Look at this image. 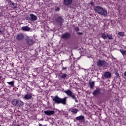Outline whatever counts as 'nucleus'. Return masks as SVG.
<instances>
[{
	"mask_svg": "<svg viewBox=\"0 0 126 126\" xmlns=\"http://www.w3.org/2000/svg\"><path fill=\"white\" fill-rule=\"evenodd\" d=\"M33 96H34V94L32 93H28L24 95V99L25 100H31V99H33Z\"/></svg>",
	"mask_w": 126,
	"mask_h": 126,
	"instance_id": "obj_5",
	"label": "nucleus"
},
{
	"mask_svg": "<svg viewBox=\"0 0 126 126\" xmlns=\"http://www.w3.org/2000/svg\"><path fill=\"white\" fill-rule=\"evenodd\" d=\"M1 78V77L0 76V79Z\"/></svg>",
	"mask_w": 126,
	"mask_h": 126,
	"instance_id": "obj_33",
	"label": "nucleus"
},
{
	"mask_svg": "<svg viewBox=\"0 0 126 126\" xmlns=\"http://www.w3.org/2000/svg\"><path fill=\"white\" fill-rule=\"evenodd\" d=\"M107 38L108 40H113V34L107 33Z\"/></svg>",
	"mask_w": 126,
	"mask_h": 126,
	"instance_id": "obj_19",
	"label": "nucleus"
},
{
	"mask_svg": "<svg viewBox=\"0 0 126 126\" xmlns=\"http://www.w3.org/2000/svg\"><path fill=\"white\" fill-rule=\"evenodd\" d=\"M67 75L66 74L63 73L61 75V78H65Z\"/></svg>",
	"mask_w": 126,
	"mask_h": 126,
	"instance_id": "obj_25",
	"label": "nucleus"
},
{
	"mask_svg": "<svg viewBox=\"0 0 126 126\" xmlns=\"http://www.w3.org/2000/svg\"><path fill=\"white\" fill-rule=\"evenodd\" d=\"M55 10H56V11H59V10H60V7H56L55 8Z\"/></svg>",
	"mask_w": 126,
	"mask_h": 126,
	"instance_id": "obj_28",
	"label": "nucleus"
},
{
	"mask_svg": "<svg viewBox=\"0 0 126 126\" xmlns=\"http://www.w3.org/2000/svg\"><path fill=\"white\" fill-rule=\"evenodd\" d=\"M30 16L31 17V20L32 21H35V20H37V16H36V15L33 14H31L30 15Z\"/></svg>",
	"mask_w": 126,
	"mask_h": 126,
	"instance_id": "obj_13",
	"label": "nucleus"
},
{
	"mask_svg": "<svg viewBox=\"0 0 126 126\" xmlns=\"http://www.w3.org/2000/svg\"><path fill=\"white\" fill-rule=\"evenodd\" d=\"M101 38H102V39L105 40V39H107V34H106L105 33H102L101 34Z\"/></svg>",
	"mask_w": 126,
	"mask_h": 126,
	"instance_id": "obj_21",
	"label": "nucleus"
},
{
	"mask_svg": "<svg viewBox=\"0 0 126 126\" xmlns=\"http://www.w3.org/2000/svg\"><path fill=\"white\" fill-rule=\"evenodd\" d=\"M9 6L11 7V8H14V3L12 2L11 1H10L8 3Z\"/></svg>",
	"mask_w": 126,
	"mask_h": 126,
	"instance_id": "obj_20",
	"label": "nucleus"
},
{
	"mask_svg": "<svg viewBox=\"0 0 126 126\" xmlns=\"http://www.w3.org/2000/svg\"><path fill=\"white\" fill-rule=\"evenodd\" d=\"M104 76L106 77V78H109L112 76L111 73L109 72H105L104 74Z\"/></svg>",
	"mask_w": 126,
	"mask_h": 126,
	"instance_id": "obj_15",
	"label": "nucleus"
},
{
	"mask_svg": "<svg viewBox=\"0 0 126 126\" xmlns=\"http://www.w3.org/2000/svg\"><path fill=\"white\" fill-rule=\"evenodd\" d=\"M64 93L67 94V96H69V97H70L73 100H74L75 102L77 103L78 102V100L76 98V96H75V94L74 93H72L71 91L70 90H67L66 91H64Z\"/></svg>",
	"mask_w": 126,
	"mask_h": 126,
	"instance_id": "obj_3",
	"label": "nucleus"
},
{
	"mask_svg": "<svg viewBox=\"0 0 126 126\" xmlns=\"http://www.w3.org/2000/svg\"><path fill=\"white\" fill-rule=\"evenodd\" d=\"M68 111H69V112H71V113H72V114H77V112H79V110H78V109L74 107L69 108Z\"/></svg>",
	"mask_w": 126,
	"mask_h": 126,
	"instance_id": "obj_9",
	"label": "nucleus"
},
{
	"mask_svg": "<svg viewBox=\"0 0 126 126\" xmlns=\"http://www.w3.org/2000/svg\"><path fill=\"white\" fill-rule=\"evenodd\" d=\"M3 32V31H2V29L0 28V34L1 35V34H2Z\"/></svg>",
	"mask_w": 126,
	"mask_h": 126,
	"instance_id": "obj_29",
	"label": "nucleus"
},
{
	"mask_svg": "<svg viewBox=\"0 0 126 126\" xmlns=\"http://www.w3.org/2000/svg\"><path fill=\"white\" fill-rule=\"evenodd\" d=\"M77 34H78L79 35H82V32H77Z\"/></svg>",
	"mask_w": 126,
	"mask_h": 126,
	"instance_id": "obj_30",
	"label": "nucleus"
},
{
	"mask_svg": "<svg viewBox=\"0 0 126 126\" xmlns=\"http://www.w3.org/2000/svg\"><path fill=\"white\" fill-rule=\"evenodd\" d=\"M118 35H119V36H121L122 37L125 36V32H119L118 33Z\"/></svg>",
	"mask_w": 126,
	"mask_h": 126,
	"instance_id": "obj_24",
	"label": "nucleus"
},
{
	"mask_svg": "<svg viewBox=\"0 0 126 126\" xmlns=\"http://www.w3.org/2000/svg\"><path fill=\"white\" fill-rule=\"evenodd\" d=\"M44 114H45L47 116H53V115H55V111L54 110H46L44 111Z\"/></svg>",
	"mask_w": 126,
	"mask_h": 126,
	"instance_id": "obj_7",
	"label": "nucleus"
},
{
	"mask_svg": "<svg viewBox=\"0 0 126 126\" xmlns=\"http://www.w3.org/2000/svg\"><path fill=\"white\" fill-rule=\"evenodd\" d=\"M7 84H9V85H12V86H13V84H14L13 81L8 82Z\"/></svg>",
	"mask_w": 126,
	"mask_h": 126,
	"instance_id": "obj_26",
	"label": "nucleus"
},
{
	"mask_svg": "<svg viewBox=\"0 0 126 126\" xmlns=\"http://www.w3.org/2000/svg\"><path fill=\"white\" fill-rule=\"evenodd\" d=\"M26 42L27 45L29 46H31V45H33L34 44V41H33V40L29 37L26 38Z\"/></svg>",
	"mask_w": 126,
	"mask_h": 126,
	"instance_id": "obj_8",
	"label": "nucleus"
},
{
	"mask_svg": "<svg viewBox=\"0 0 126 126\" xmlns=\"http://www.w3.org/2000/svg\"><path fill=\"white\" fill-rule=\"evenodd\" d=\"M94 10L96 12V13L102 15L104 16V17H106V16L108 15V11L107 9L103 8V7L100 6H94Z\"/></svg>",
	"mask_w": 126,
	"mask_h": 126,
	"instance_id": "obj_1",
	"label": "nucleus"
},
{
	"mask_svg": "<svg viewBox=\"0 0 126 126\" xmlns=\"http://www.w3.org/2000/svg\"><path fill=\"white\" fill-rule=\"evenodd\" d=\"M57 21L58 23H62V22H63V18H62V17H58L57 19Z\"/></svg>",
	"mask_w": 126,
	"mask_h": 126,
	"instance_id": "obj_22",
	"label": "nucleus"
},
{
	"mask_svg": "<svg viewBox=\"0 0 126 126\" xmlns=\"http://www.w3.org/2000/svg\"><path fill=\"white\" fill-rule=\"evenodd\" d=\"M21 30L25 31V32L30 31V28L28 26H24L21 28Z\"/></svg>",
	"mask_w": 126,
	"mask_h": 126,
	"instance_id": "obj_14",
	"label": "nucleus"
},
{
	"mask_svg": "<svg viewBox=\"0 0 126 126\" xmlns=\"http://www.w3.org/2000/svg\"><path fill=\"white\" fill-rule=\"evenodd\" d=\"M124 76H126V71H125V72H124Z\"/></svg>",
	"mask_w": 126,
	"mask_h": 126,
	"instance_id": "obj_31",
	"label": "nucleus"
},
{
	"mask_svg": "<svg viewBox=\"0 0 126 126\" xmlns=\"http://www.w3.org/2000/svg\"><path fill=\"white\" fill-rule=\"evenodd\" d=\"M66 99H67V97L61 98L56 96L53 97V101H54L57 104L61 103L63 105H65L66 104Z\"/></svg>",
	"mask_w": 126,
	"mask_h": 126,
	"instance_id": "obj_2",
	"label": "nucleus"
},
{
	"mask_svg": "<svg viewBox=\"0 0 126 126\" xmlns=\"http://www.w3.org/2000/svg\"><path fill=\"white\" fill-rule=\"evenodd\" d=\"M89 84L91 88H94L95 83L94 81H90Z\"/></svg>",
	"mask_w": 126,
	"mask_h": 126,
	"instance_id": "obj_18",
	"label": "nucleus"
},
{
	"mask_svg": "<svg viewBox=\"0 0 126 126\" xmlns=\"http://www.w3.org/2000/svg\"><path fill=\"white\" fill-rule=\"evenodd\" d=\"M74 30L76 32H78L79 31V28L78 27L75 28Z\"/></svg>",
	"mask_w": 126,
	"mask_h": 126,
	"instance_id": "obj_27",
	"label": "nucleus"
},
{
	"mask_svg": "<svg viewBox=\"0 0 126 126\" xmlns=\"http://www.w3.org/2000/svg\"><path fill=\"white\" fill-rule=\"evenodd\" d=\"M99 93L100 90H99V89H96L93 92V95H94V96H96V95H98V94H99Z\"/></svg>",
	"mask_w": 126,
	"mask_h": 126,
	"instance_id": "obj_16",
	"label": "nucleus"
},
{
	"mask_svg": "<svg viewBox=\"0 0 126 126\" xmlns=\"http://www.w3.org/2000/svg\"><path fill=\"white\" fill-rule=\"evenodd\" d=\"M121 53L124 56H126V51L122 49L120 50Z\"/></svg>",
	"mask_w": 126,
	"mask_h": 126,
	"instance_id": "obj_23",
	"label": "nucleus"
},
{
	"mask_svg": "<svg viewBox=\"0 0 126 126\" xmlns=\"http://www.w3.org/2000/svg\"><path fill=\"white\" fill-rule=\"evenodd\" d=\"M72 3V0H64L63 4L65 5H69Z\"/></svg>",
	"mask_w": 126,
	"mask_h": 126,
	"instance_id": "obj_12",
	"label": "nucleus"
},
{
	"mask_svg": "<svg viewBox=\"0 0 126 126\" xmlns=\"http://www.w3.org/2000/svg\"><path fill=\"white\" fill-rule=\"evenodd\" d=\"M108 63L104 60H98L97 62V66H106Z\"/></svg>",
	"mask_w": 126,
	"mask_h": 126,
	"instance_id": "obj_6",
	"label": "nucleus"
},
{
	"mask_svg": "<svg viewBox=\"0 0 126 126\" xmlns=\"http://www.w3.org/2000/svg\"><path fill=\"white\" fill-rule=\"evenodd\" d=\"M24 38V35L22 33H19L17 35L16 39L17 40H22Z\"/></svg>",
	"mask_w": 126,
	"mask_h": 126,
	"instance_id": "obj_11",
	"label": "nucleus"
},
{
	"mask_svg": "<svg viewBox=\"0 0 126 126\" xmlns=\"http://www.w3.org/2000/svg\"><path fill=\"white\" fill-rule=\"evenodd\" d=\"M0 126H1L0 125Z\"/></svg>",
	"mask_w": 126,
	"mask_h": 126,
	"instance_id": "obj_34",
	"label": "nucleus"
},
{
	"mask_svg": "<svg viewBox=\"0 0 126 126\" xmlns=\"http://www.w3.org/2000/svg\"><path fill=\"white\" fill-rule=\"evenodd\" d=\"M70 37V34L68 33H65L62 35V38L63 39H68Z\"/></svg>",
	"mask_w": 126,
	"mask_h": 126,
	"instance_id": "obj_10",
	"label": "nucleus"
},
{
	"mask_svg": "<svg viewBox=\"0 0 126 126\" xmlns=\"http://www.w3.org/2000/svg\"><path fill=\"white\" fill-rule=\"evenodd\" d=\"M12 104L15 107H22L24 105V102L19 99H14L12 101Z\"/></svg>",
	"mask_w": 126,
	"mask_h": 126,
	"instance_id": "obj_4",
	"label": "nucleus"
},
{
	"mask_svg": "<svg viewBox=\"0 0 126 126\" xmlns=\"http://www.w3.org/2000/svg\"><path fill=\"white\" fill-rule=\"evenodd\" d=\"M66 68H67V67H63V69H66Z\"/></svg>",
	"mask_w": 126,
	"mask_h": 126,
	"instance_id": "obj_32",
	"label": "nucleus"
},
{
	"mask_svg": "<svg viewBox=\"0 0 126 126\" xmlns=\"http://www.w3.org/2000/svg\"><path fill=\"white\" fill-rule=\"evenodd\" d=\"M77 121H83L84 120V116L81 115L76 118Z\"/></svg>",
	"mask_w": 126,
	"mask_h": 126,
	"instance_id": "obj_17",
	"label": "nucleus"
}]
</instances>
